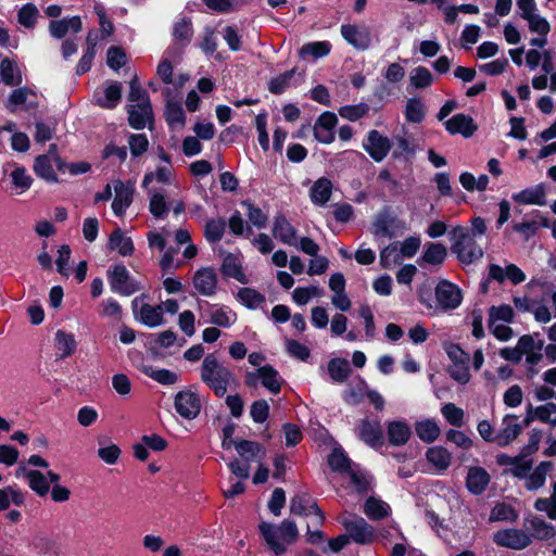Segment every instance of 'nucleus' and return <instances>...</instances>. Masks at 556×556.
<instances>
[{"instance_id":"obj_1","label":"nucleus","mask_w":556,"mask_h":556,"mask_svg":"<svg viewBox=\"0 0 556 556\" xmlns=\"http://www.w3.org/2000/svg\"><path fill=\"white\" fill-rule=\"evenodd\" d=\"M200 377L216 396H224L236 382L235 374L220 363L214 354H207L201 364Z\"/></svg>"},{"instance_id":"obj_2","label":"nucleus","mask_w":556,"mask_h":556,"mask_svg":"<svg viewBox=\"0 0 556 556\" xmlns=\"http://www.w3.org/2000/svg\"><path fill=\"white\" fill-rule=\"evenodd\" d=\"M258 530L275 556L285 554L288 545L294 543L299 538L298 527L290 519H285L278 526L263 521L258 525Z\"/></svg>"},{"instance_id":"obj_3","label":"nucleus","mask_w":556,"mask_h":556,"mask_svg":"<svg viewBox=\"0 0 556 556\" xmlns=\"http://www.w3.org/2000/svg\"><path fill=\"white\" fill-rule=\"evenodd\" d=\"M456 240L452 245V252L456 254L458 261L463 264H472L483 256L482 248L477 243L475 236L465 228L454 229Z\"/></svg>"},{"instance_id":"obj_4","label":"nucleus","mask_w":556,"mask_h":556,"mask_svg":"<svg viewBox=\"0 0 556 556\" xmlns=\"http://www.w3.org/2000/svg\"><path fill=\"white\" fill-rule=\"evenodd\" d=\"M282 378L271 365H264L253 371H247L244 375V383L249 388H257L262 384L273 394L281 391Z\"/></svg>"},{"instance_id":"obj_5","label":"nucleus","mask_w":556,"mask_h":556,"mask_svg":"<svg viewBox=\"0 0 556 556\" xmlns=\"http://www.w3.org/2000/svg\"><path fill=\"white\" fill-rule=\"evenodd\" d=\"M445 352L452 362V365L447 369L451 378L460 384L468 383L470 380V372L468 367L470 361L469 354L465 352L458 344L453 343L445 348Z\"/></svg>"},{"instance_id":"obj_6","label":"nucleus","mask_w":556,"mask_h":556,"mask_svg":"<svg viewBox=\"0 0 556 556\" xmlns=\"http://www.w3.org/2000/svg\"><path fill=\"white\" fill-rule=\"evenodd\" d=\"M342 526L348 532L350 541L359 545H368L375 542L377 533L363 517L351 516L341 520Z\"/></svg>"},{"instance_id":"obj_7","label":"nucleus","mask_w":556,"mask_h":556,"mask_svg":"<svg viewBox=\"0 0 556 556\" xmlns=\"http://www.w3.org/2000/svg\"><path fill=\"white\" fill-rule=\"evenodd\" d=\"M108 280L110 289L124 296H129L141 290L140 283L132 279L128 269L122 265H115L108 271Z\"/></svg>"},{"instance_id":"obj_8","label":"nucleus","mask_w":556,"mask_h":556,"mask_svg":"<svg viewBox=\"0 0 556 556\" xmlns=\"http://www.w3.org/2000/svg\"><path fill=\"white\" fill-rule=\"evenodd\" d=\"M356 437L371 448H381L384 444L383 430L379 419L368 417L359 419L354 429Z\"/></svg>"},{"instance_id":"obj_9","label":"nucleus","mask_w":556,"mask_h":556,"mask_svg":"<svg viewBox=\"0 0 556 556\" xmlns=\"http://www.w3.org/2000/svg\"><path fill=\"white\" fill-rule=\"evenodd\" d=\"M131 307L135 318L150 328L164 323L163 305H150L144 303L141 296H137L132 300Z\"/></svg>"},{"instance_id":"obj_10","label":"nucleus","mask_w":556,"mask_h":556,"mask_svg":"<svg viewBox=\"0 0 556 556\" xmlns=\"http://www.w3.org/2000/svg\"><path fill=\"white\" fill-rule=\"evenodd\" d=\"M176 412L186 419H194L201 412V400L199 394L191 388L181 390L175 395Z\"/></svg>"},{"instance_id":"obj_11","label":"nucleus","mask_w":556,"mask_h":556,"mask_svg":"<svg viewBox=\"0 0 556 556\" xmlns=\"http://www.w3.org/2000/svg\"><path fill=\"white\" fill-rule=\"evenodd\" d=\"M340 33L343 39L357 50H368L371 46V31L366 25L342 24Z\"/></svg>"},{"instance_id":"obj_12","label":"nucleus","mask_w":556,"mask_h":556,"mask_svg":"<svg viewBox=\"0 0 556 556\" xmlns=\"http://www.w3.org/2000/svg\"><path fill=\"white\" fill-rule=\"evenodd\" d=\"M435 299L442 311L458 307L463 301L462 290L447 280H441L435 287Z\"/></svg>"},{"instance_id":"obj_13","label":"nucleus","mask_w":556,"mask_h":556,"mask_svg":"<svg viewBox=\"0 0 556 556\" xmlns=\"http://www.w3.org/2000/svg\"><path fill=\"white\" fill-rule=\"evenodd\" d=\"M363 149L375 162L383 161L391 150V141L378 130H369L363 141Z\"/></svg>"},{"instance_id":"obj_14","label":"nucleus","mask_w":556,"mask_h":556,"mask_svg":"<svg viewBox=\"0 0 556 556\" xmlns=\"http://www.w3.org/2000/svg\"><path fill=\"white\" fill-rule=\"evenodd\" d=\"M122 99V84L118 81H105L92 96V101L102 109H114Z\"/></svg>"},{"instance_id":"obj_15","label":"nucleus","mask_w":556,"mask_h":556,"mask_svg":"<svg viewBox=\"0 0 556 556\" xmlns=\"http://www.w3.org/2000/svg\"><path fill=\"white\" fill-rule=\"evenodd\" d=\"M192 282L199 294L213 296L217 291L218 276L213 267H202L194 273Z\"/></svg>"},{"instance_id":"obj_16","label":"nucleus","mask_w":556,"mask_h":556,"mask_svg":"<svg viewBox=\"0 0 556 556\" xmlns=\"http://www.w3.org/2000/svg\"><path fill=\"white\" fill-rule=\"evenodd\" d=\"M3 174L8 175L12 186L18 194L27 191L33 185V178L24 166L16 163H5L2 167Z\"/></svg>"},{"instance_id":"obj_17","label":"nucleus","mask_w":556,"mask_h":556,"mask_svg":"<svg viewBox=\"0 0 556 556\" xmlns=\"http://www.w3.org/2000/svg\"><path fill=\"white\" fill-rule=\"evenodd\" d=\"M338 123L337 115L331 112H324L314 125L315 139L324 144H329L334 140V127Z\"/></svg>"},{"instance_id":"obj_18","label":"nucleus","mask_w":556,"mask_h":556,"mask_svg":"<svg viewBox=\"0 0 556 556\" xmlns=\"http://www.w3.org/2000/svg\"><path fill=\"white\" fill-rule=\"evenodd\" d=\"M494 542L497 545L521 549L531 544V538L522 530L518 529H508L498 531L494 535Z\"/></svg>"},{"instance_id":"obj_19","label":"nucleus","mask_w":556,"mask_h":556,"mask_svg":"<svg viewBox=\"0 0 556 556\" xmlns=\"http://www.w3.org/2000/svg\"><path fill=\"white\" fill-rule=\"evenodd\" d=\"M205 304L210 324L222 328H230L236 324L238 316L229 306L218 303L210 304L208 302H205Z\"/></svg>"},{"instance_id":"obj_20","label":"nucleus","mask_w":556,"mask_h":556,"mask_svg":"<svg viewBox=\"0 0 556 556\" xmlns=\"http://www.w3.org/2000/svg\"><path fill=\"white\" fill-rule=\"evenodd\" d=\"M444 127L451 135H462L464 138L472 137L478 129L472 117L464 113L455 114L445 121Z\"/></svg>"},{"instance_id":"obj_21","label":"nucleus","mask_w":556,"mask_h":556,"mask_svg":"<svg viewBox=\"0 0 556 556\" xmlns=\"http://www.w3.org/2000/svg\"><path fill=\"white\" fill-rule=\"evenodd\" d=\"M290 511L298 516H307L314 514L316 517V525H321L325 519L324 513L315 502L305 494H299L290 500Z\"/></svg>"},{"instance_id":"obj_22","label":"nucleus","mask_w":556,"mask_h":556,"mask_svg":"<svg viewBox=\"0 0 556 556\" xmlns=\"http://www.w3.org/2000/svg\"><path fill=\"white\" fill-rule=\"evenodd\" d=\"M128 123L134 129H143L153 122V111L151 102L144 104H128Z\"/></svg>"},{"instance_id":"obj_23","label":"nucleus","mask_w":556,"mask_h":556,"mask_svg":"<svg viewBox=\"0 0 556 556\" xmlns=\"http://www.w3.org/2000/svg\"><path fill=\"white\" fill-rule=\"evenodd\" d=\"M328 464L333 471L349 472L351 480L356 485V488L358 490L364 489L365 483L363 478L359 477L355 471L351 470L350 459L342 450H333L328 457Z\"/></svg>"},{"instance_id":"obj_24","label":"nucleus","mask_w":556,"mask_h":556,"mask_svg":"<svg viewBox=\"0 0 556 556\" xmlns=\"http://www.w3.org/2000/svg\"><path fill=\"white\" fill-rule=\"evenodd\" d=\"M53 163L56 164L60 170L64 169L65 164L59 156L51 157L50 155H39L35 160L34 170L36 175L49 182L58 181L56 174L53 169Z\"/></svg>"},{"instance_id":"obj_25","label":"nucleus","mask_w":556,"mask_h":556,"mask_svg":"<svg viewBox=\"0 0 556 556\" xmlns=\"http://www.w3.org/2000/svg\"><path fill=\"white\" fill-rule=\"evenodd\" d=\"M388 442L393 446L405 445L410 437V426L405 420H392L386 425Z\"/></svg>"},{"instance_id":"obj_26","label":"nucleus","mask_w":556,"mask_h":556,"mask_svg":"<svg viewBox=\"0 0 556 556\" xmlns=\"http://www.w3.org/2000/svg\"><path fill=\"white\" fill-rule=\"evenodd\" d=\"M114 191L115 197L112 202V210L116 216H122L132 202L134 187L116 180L114 181Z\"/></svg>"},{"instance_id":"obj_27","label":"nucleus","mask_w":556,"mask_h":556,"mask_svg":"<svg viewBox=\"0 0 556 556\" xmlns=\"http://www.w3.org/2000/svg\"><path fill=\"white\" fill-rule=\"evenodd\" d=\"M490 481L491 477L483 467L475 466L468 469L466 486L471 494H482L486 490Z\"/></svg>"},{"instance_id":"obj_28","label":"nucleus","mask_w":556,"mask_h":556,"mask_svg":"<svg viewBox=\"0 0 556 556\" xmlns=\"http://www.w3.org/2000/svg\"><path fill=\"white\" fill-rule=\"evenodd\" d=\"M222 274L226 277L233 278L240 283H248L249 279L243 271L242 261L239 254L228 253L224 256L220 267Z\"/></svg>"},{"instance_id":"obj_29","label":"nucleus","mask_w":556,"mask_h":556,"mask_svg":"<svg viewBox=\"0 0 556 556\" xmlns=\"http://www.w3.org/2000/svg\"><path fill=\"white\" fill-rule=\"evenodd\" d=\"M83 24L79 16L54 20L49 24L50 35L56 39L65 37L70 31L77 34L81 30Z\"/></svg>"},{"instance_id":"obj_30","label":"nucleus","mask_w":556,"mask_h":556,"mask_svg":"<svg viewBox=\"0 0 556 556\" xmlns=\"http://www.w3.org/2000/svg\"><path fill=\"white\" fill-rule=\"evenodd\" d=\"M31 98H36L35 92H33L28 88H17L14 89L9 96L8 101L5 102V108L11 112L15 113L21 105H25V109H31L37 106V102Z\"/></svg>"},{"instance_id":"obj_31","label":"nucleus","mask_w":556,"mask_h":556,"mask_svg":"<svg viewBox=\"0 0 556 556\" xmlns=\"http://www.w3.org/2000/svg\"><path fill=\"white\" fill-rule=\"evenodd\" d=\"M513 200L519 204L544 205L546 203V192L543 184L527 188L513 194Z\"/></svg>"},{"instance_id":"obj_32","label":"nucleus","mask_w":556,"mask_h":556,"mask_svg":"<svg viewBox=\"0 0 556 556\" xmlns=\"http://www.w3.org/2000/svg\"><path fill=\"white\" fill-rule=\"evenodd\" d=\"M521 429L518 417L507 415L503 420V429L495 435V442L500 446H506L520 434Z\"/></svg>"},{"instance_id":"obj_33","label":"nucleus","mask_w":556,"mask_h":556,"mask_svg":"<svg viewBox=\"0 0 556 556\" xmlns=\"http://www.w3.org/2000/svg\"><path fill=\"white\" fill-rule=\"evenodd\" d=\"M273 235L285 244L296 245V230L282 215L275 217Z\"/></svg>"},{"instance_id":"obj_34","label":"nucleus","mask_w":556,"mask_h":556,"mask_svg":"<svg viewBox=\"0 0 556 556\" xmlns=\"http://www.w3.org/2000/svg\"><path fill=\"white\" fill-rule=\"evenodd\" d=\"M554 464L552 462H541L534 470L528 473L523 479L525 486L529 491H535L542 488L546 481V477L553 471Z\"/></svg>"},{"instance_id":"obj_35","label":"nucleus","mask_w":556,"mask_h":556,"mask_svg":"<svg viewBox=\"0 0 556 556\" xmlns=\"http://www.w3.org/2000/svg\"><path fill=\"white\" fill-rule=\"evenodd\" d=\"M108 248L111 251H117L122 256H130L135 251L131 238L125 236L121 228H116L112 231Z\"/></svg>"},{"instance_id":"obj_36","label":"nucleus","mask_w":556,"mask_h":556,"mask_svg":"<svg viewBox=\"0 0 556 556\" xmlns=\"http://www.w3.org/2000/svg\"><path fill=\"white\" fill-rule=\"evenodd\" d=\"M233 447L243 462L248 464L252 460L260 459L265 455L263 446L254 441L237 440L233 442Z\"/></svg>"},{"instance_id":"obj_37","label":"nucleus","mask_w":556,"mask_h":556,"mask_svg":"<svg viewBox=\"0 0 556 556\" xmlns=\"http://www.w3.org/2000/svg\"><path fill=\"white\" fill-rule=\"evenodd\" d=\"M426 458L439 472L445 471L452 463L451 453L440 445L429 447Z\"/></svg>"},{"instance_id":"obj_38","label":"nucleus","mask_w":556,"mask_h":556,"mask_svg":"<svg viewBox=\"0 0 556 556\" xmlns=\"http://www.w3.org/2000/svg\"><path fill=\"white\" fill-rule=\"evenodd\" d=\"M332 182L326 177L317 179L309 190L311 201L319 206H324L331 197Z\"/></svg>"},{"instance_id":"obj_39","label":"nucleus","mask_w":556,"mask_h":556,"mask_svg":"<svg viewBox=\"0 0 556 556\" xmlns=\"http://www.w3.org/2000/svg\"><path fill=\"white\" fill-rule=\"evenodd\" d=\"M27 480L28 486L40 497L46 496L49 493L50 485L47 477L38 470H26L20 468Z\"/></svg>"},{"instance_id":"obj_40","label":"nucleus","mask_w":556,"mask_h":556,"mask_svg":"<svg viewBox=\"0 0 556 556\" xmlns=\"http://www.w3.org/2000/svg\"><path fill=\"white\" fill-rule=\"evenodd\" d=\"M139 370L163 386H173L178 381V375L165 368H154L152 365L141 364Z\"/></svg>"},{"instance_id":"obj_41","label":"nucleus","mask_w":556,"mask_h":556,"mask_svg":"<svg viewBox=\"0 0 556 556\" xmlns=\"http://www.w3.org/2000/svg\"><path fill=\"white\" fill-rule=\"evenodd\" d=\"M55 348L58 356L61 359L70 357L77 348V342L73 333L58 330L55 332Z\"/></svg>"},{"instance_id":"obj_42","label":"nucleus","mask_w":556,"mask_h":556,"mask_svg":"<svg viewBox=\"0 0 556 556\" xmlns=\"http://www.w3.org/2000/svg\"><path fill=\"white\" fill-rule=\"evenodd\" d=\"M237 300L249 309L261 308L266 303L264 294L248 287L238 290Z\"/></svg>"},{"instance_id":"obj_43","label":"nucleus","mask_w":556,"mask_h":556,"mask_svg":"<svg viewBox=\"0 0 556 556\" xmlns=\"http://www.w3.org/2000/svg\"><path fill=\"white\" fill-rule=\"evenodd\" d=\"M0 74L7 86H20L23 83V76L16 63L8 58L0 62Z\"/></svg>"},{"instance_id":"obj_44","label":"nucleus","mask_w":556,"mask_h":556,"mask_svg":"<svg viewBox=\"0 0 556 556\" xmlns=\"http://www.w3.org/2000/svg\"><path fill=\"white\" fill-rule=\"evenodd\" d=\"M148 194L150 213L157 219L165 218L169 210L165 194L157 189H150Z\"/></svg>"},{"instance_id":"obj_45","label":"nucleus","mask_w":556,"mask_h":556,"mask_svg":"<svg viewBox=\"0 0 556 556\" xmlns=\"http://www.w3.org/2000/svg\"><path fill=\"white\" fill-rule=\"evenodd\" d=\"M391 513V507L384 501L370 496L364 504V514L371 520L382 519Z\"/></svg>"},{"instance_id":"obj_46","label":"nucleus","mask_w":556,"mask_h":556,"mask_svg":"<svg viewBox=\"0 0 556 556\" xmlns=\"http://www.w3.org/2000/svg\"><path fill=\"white\" fill-rule=\"evenodd\" d=\"M528 530L538 540H548L555 536V528L540 517H532L528 520Z\"/></svg>"},{"instance_id":"obj_47","label":"nucleus","mask_w":556,"mask_h":556,"mask_svg":"<svg viewBox=\"0 0 556 556\" xmlns=\"http://www.w3.org/2000/svg\"><path fill=\"white\" fill-rule=\"evenodd\" d=\"M415 431L418 438L426 443L435 441L441 433L440 427L432 419L417 421L415 424Z\"/></svg>"},{"instance_id":"obj_48","label":"nucleus","mask_w":556,"mask_h":556,"mask_svg":"<svg viewBox=\"0 0 556 556\" xmlns=\"http://www.w3.org/2000/svg\"><path fill=\"white\" fill-rule=\"evenodd\" d=\"M394 223L390 208L386 207L379 212L372 223V233L376 237H390V228Z\"/></svg>"},{"instance_id":"obj_49","label":"nucleus","mask_w":556,"mask_h":556,"mask_svg":"<svg viewBox=\"0 0 556 556\" xmlns=\"http://www.w3.org/2000/svg\"><path fill=\"white\" fill-rule=\"evenodd\" d=\"M328 372L333 382H344L351 374L349 362L344 358H331L328 362Z\"/></svg>"},{"instance_id":"obj_50","label":"nucleus","mask_w":556,"mask_h":556,"mask_svg":"<svg viewBox=\"0 0 556 556\" xmlns=\"http://www.w3.org/2000/svg\"><path fill=\"white\" fill-rule=\"evenodd\" d=\"M331 51V43L329 41H313L303 45L299 51L302 59L312 56L317 60L327 56Z\"/></svg>"},{"instance_id":"obj_51","label":"nucleus","mask_w":556,"mask_h":556,"mask_svg":"<svg viewBox=\"0 0 556 556\" xmlns=\"http://www.w3.org/2000/svg\"><path fill=\"white\" fill-rule=\"evenodd\" d=\"M173 178L172 165H160L153 172L146 173L142 187L147 188L153 181L159 184H170Z\"/></svg>"},{"instance_id":"obj_52","label":"nucleus","mask_w":556,"mask_h":556,"mask_svg":"<svg viewBox=\"0 0 556 556\" xmlns=\"http://www.w3.org/2000/svg\"><path fill=\"white\" fill-rule=\"evenodd\" d=\"M447 255L446 248L442 243H428L422 260L431 265H441Z\"/></svg>"},{"instance_id":"obj_53","label":"nucleus","mask_w":556,"mask_h":556,"mask_svg":"<svg viewBox=\"0 0 556 556\" xmlns=\"http://www.w3.org/2000/svg\"><path fill=\"white\" fill-rule=\"evenodd\" d=\"M24 494L20 490L13 486L0 489V511L8 509L11 502L16 506H21L24 504Z\"/></svg>"},{"instance_id":"obj_54","label":"nucleus","mask_w":556,"mask_h":556,"mask_svg":"<svg viewBox=\"0 0 556 556\" xmlns=\"http://www.w3.org/2000/svg\"><path fill=\"white\" fill-rule=\"evenodd\" d=\"M173 36L176 40L189 43L193 36V27L190 18L182 17L174 24Z\"/></svg>"},{"instance_id":"obj_55","label":"nucleus","mask_w":556,"mask_h":556,"mask_svg":"<svg viewBox=\"0 0 556 556\" xmlns=\"http://www.w3.org/2000/svg\"><path fill=\"white\" fill-rule=\"evenodd\" d=\"M226 223L223 218L210 219L205 224L204 236L211 243L218 242L225 232Z\"/></svg>"},{"instance_id":"obj_56","label":"nucleus","mask_w":556,"mask_h":556,"mask_svg":"<svg viewBox=\"0 0 556 556\" xmlns=\"http://www.w3.org/2000/svg\"><path fill=\"white\" fill-rule=\"evenodd\" d=\"M369 112V105L361 102L358 104L344 105L339 109V115L350 122H356L359 118L367 115Z\"/></svg>"},{"instance_id":"obj_57","label":"nucleus","mask_w":556,"mask_h":556,"mask_svg":"<svg viewBox=\"0 0 556 556\" xmlns=\"http://www.w3.org/2000/svg\"><path fill=\"white\" fill-rule=\"evenodd\" d=\"M533 462L529 455L520 453L517 455L514 467L508 469V472L518 479H525L531 471Z\"/></svg>"},{"instance_id":"obj_58","label":"nucleus","mask_w":556,"mask_h":556,"mask_svg":"<svg viewBox=\"0 0 556 556\" xmlns=\"http://www.w3.org/2000/svg\"><path fill=\"white\" fill-rule=\"evenodd\" d=\"M441 413L450 425L454 427L463 426L465 412L463 408L456 406L454 403H447L443 405L441 408Z\"/></svg>"},{"instance_id":"obj_59","label":"nucleus","mask_w":556,"mask_h":556,"mask_svg":"<svg viewBox=\"0 0 556 556\" xmlns=\"http://www.w3.org/2000/svg\"><path fill=\"white\" fill-rule=\"evenodd\" d=\"M401 261L402 256L399 252V242L389 244L380 252V264L383 268H390Z\"/></svg>"},{"instance_id":"obj_60","label":"nucleus","mask_w":556,"mask_h":556,"mask_svg":"<svg viewBox=\"0 0 556 556\" xmlns=\"http://www.w3.org/2000/svg\"><path fill=\"white\" fill-rule=\"evenodd\" d=\"M242 206L247 208V216L252 225L262 229L267 225V215L257 206L249 201H243Z\"/></svg>"},{"instance_id":"obj_61","label":"nucleus","mask_w":556,"mask_h":556,"mask_svg":"<svg viewBox=\"0 0 556 556\" xmlns=\"http://www.w3.org/2000/svg\"><path fill=\"white\" fill-rule=\"evenodd\" d=\"M405 117L410 123H421L425 118V106L419 99H408L406 103Z\"/></svg>"},{"instance_id":"obj_62","label":"nucleus","mask_w":556,"mask_h":556,"mask_svg":"<svg viewBox=\"0 0 556 556\" xmlns=\"http://www.w3.org/2000/svg\"><path fill=\"white\" fill-rule=\"evenodd\" d=\"M409 80L415 88H426L432 84L433 76L427 67L418 66L412 71Z\"/></svg>"},{"instance_id":"obj_63","label":"nucleus","mask_w":556,"mask_h":556,"mask_svg":"<svg viewBox=\"0 0 556 556\" xmlns=\"http://www.w3.org/2000/svg\"><path fill=\"white\" fill-rule=\"evenodd\" d=\"M530 31L538 34L539 36H547L551 30V25L547 20L541 16L538 12L526 17Z\"/></svg>"},{"instance_id":"obj_64","label":"nucleus","mask_w":556,"mask_h":556,"mask_svg":"<svg viewBox=\"0 0 556 556\" xmlns=\"http://www.w3.org/2000/svg\"><path fill=\"white\" fill-rule=\"evenodd\" d=\"M38 14L35 4L26 3L18 11V23L26 28H33L37 22Z\"/></svg>"}]
</instances>
